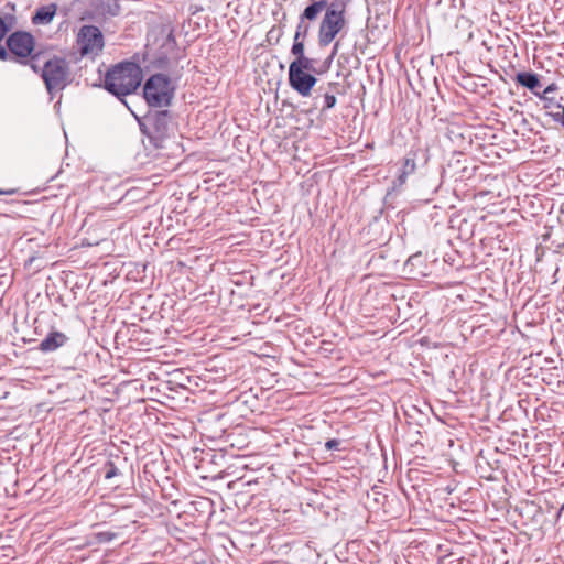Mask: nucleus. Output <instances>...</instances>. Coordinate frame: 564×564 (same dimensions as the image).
<instances>
[{
	"label": "nucleus",
	"mask_w": 564,
	"mask_h": 564,
	"mask_svg": "<svg viewBox=\"0 0 564 564\" xmlns=\"http://www.w3.org/2000/svg\"><path fill=\"white\" fill-rule=\"evenodd\" d=\"M142 80V70L133 62H121L105 75V89L124 102L123 97L134 93Z\"/></svg>",
	"instance_id": "1"
},
{
	"label": "nucleus",
	"mask_w": 564,
	"mask_h": 564,
	"mask_svg": "<svg viewBox=\"0 0 564 564\" xmlns=\"http://www.w3.org/2000/svg\"><path fill=\"white\" fill-rule=\"evenodd\" d=\"M139 126L141 132L155 149L163 148L164 142L174 134L176 128L174 117L169 110L148 112V115L139 121Z\"/></svg>",
	"instance_id": "2"
},
{
	"label": "nucleus",
	"mask_w": 564,
	"mask_h": 564,
	"mask_svg": "<svg viewBox=\"0 0 564 564\" xmlns=\"http://www.w3.org/2000/svg\"><path fill=\"white\" fill-rule=\"evenodd\" d=\"M347 0H335L329 3L318 29V45L326 47L345 28V8Z\"/></svg>",
	"instance_id": "3"
},
{
	"label": "nucleus",
	"mask_w": 564,
	"mask_h": 564,
	"mask_svg": "<svg viewBox=\"0 0 564 564\" xmlns=\"http://www.w3.org/2000/svg\"><path fill=\"white\" fill-rule=\"evenodd\" d=\"M7 47L17 59L22 64H30L31 68L37 73L40 66L37 61L40 54H33L35 48V40L33 35L24 31H15L7 39Z\"/></svg>",
	"instance_id": "4"
},
{
	"label": "nucleus",
	"mask_w": 564,
	"mask_h": 564,
	"mask_svg": "<svg viewBox=\"0 0 564 564\" xmlns=\"http://www.w3.org/2000/svg\"><path fill=\"white\" fill-rule=\"evenodd\" d=\"M143 96L151 107H166L173 99L174 86L167 75L154 74L147 79L143 86Z\"/></svg>",
	"instance_id": "5"
},
{
	"label": "nucleus",
	"mask_w": 564,
	"mask_h": 564,
	"mask_svg": "<svg viewBox=\"0 0 564 564\" xmlns=\"http://www.w3.org/2000/svg\"><path fill=\"white\" fill-rule=\"evenodd\" d=\"M40 70L50 94L63 90L69 84V67L64 58L48 59Z\"/></svg>",
	"instance_id": "6"
},
{
	"label": "nucleus",
	"mask_w": 564,
	"mask_h": 564,
	"mask_svg": "<svg viewBox=\"0 0 564 564\" xmlns=\"http://www.w3.org/2000/svg\"><path fill=\"white\" fill-rule=\"evenodd\" d=\"M77 43L83 56H96L102 51L104 35L97 26L84 25L79 30Z\"/></svg>",
	"instance_id": "7"
},
{
	"label": "nucleus",
	"mask_w": 564,
	"mask_h": 564,
	"mask_svg": "<svg viewBox=\"0 0 564 564\" xmlns=\"http://www.w3.org/2000/svg\"><path fill=\"white\" fill-rule=\"evenodd\" d=\"M316 83L314 74L300 70L297 66H289V85L302 97H308Z\"/></svg>",
	"instance_id": "8"
},
{
	"label": "nucleus",
	"mask_w": 564,
	"mask_h": 564,
	"mask_svg": "<svg viewBox=\"0 0 564 564\" xmlns=\"http://www.w3.org/2000/svg\"><path fill=\"white\" fill-rule=\"evenodd\" d=\"M416 171V153L410 152L402 161L399 174L392 182V192H398L406 183L408 176L414 174Z\"/></svg>",
	"instance_id": "9"
},
{
	"label": "nucleus",
	"mask_w": 564,
	"mask_h": 564,
	"mask_svg": "<svg viewBox=\"0 0 564 564\" xmlns=\"http://www.w3.org/2000/svg\"><path fill=\"white\" fill-rule=\"evenodd\" d=\"M67 341L68 337L64 333L52 330L40 343L39 350L45 354L53 352L63 347Z\"/></svg>",
	"instance_id": "10"
},
{
	"label": "nucleus",
	"mask_w": 564,
	"mask_h": 564,
	"mask_svg": "<svg viewBox=\"0 0 564 564\" xmlns=\"http://www.w3.org/2000/svg\"><path fill=\"white\" fill-rule=\"evenodd\" d=\"M290 66H297L300 70L307 72L311 74L321 75L328 69V66L324 64L323 67H316L315 61L313 58L307 57L306 55L302 56L299 59H294Z\"/></svg>",
	"instance_id": "11"
},
{
	"label": "nucleus",
	"mask_w": 564,
	"mask_h": 564,
	"mask_svg": "<svg viewBox=\"0 0 564 564\" xmlns=\"http://www.w3.org/2000/svg\"><path fill=\"white\" fill-rule=\"evenodd\" d=\"M516 80L521 86L530 89L535 95H539V93L536 91V88L540 87L541 84H540V80H539V77L536 74L531 73V72H521V73L517 74Z\"/></svg>",
	"instance_id": "12"
},
{
	"label": "nucleus",
	"mask_w": 564,
	"mask_h": 564,
	"mask_svg": "<svg viewBox=\"0 0 564 564\" xmlns=\"http://www.w3.org/2000/svg\"><path fill=\"white\" fill-rule=\"evenodd\" d=\"M56 13V6L48 4L39 8L32 18L34 24H47L50 23Z\"/></svg>",
	"instance_id": "13"
},
{
	"label": "nucleus",
	"mask_w": 564,
	"mask_h": 564,
	"mask_svg": "<svg viewBox=\"0 0 564 564\" xmlns=\"http://www.w3.org/2000/svg\"><path fill=\"white\" fill-rule=\"evenodd\" d=\"M96 9L105 17H117L121 11L118 0H97Z\"/></svg>",
	"instance_id": "14"
},
{
	"label": "nucleus",
	"mask_w": 564,
	"mask_h": 564,
	"mask_svg": "<svg viewBox=\"0 0 564 564\" xmlns=\"http://www.w3.org/2000/svg\"><path fill=\"white\" fill-rule=\"evenodd\" d=\"M329 4L326 0L314 1L312 4L307 6L302 12L301 20L314 21L318 17V14L327 9Z\"/></svg>",
	"instance_id": "15"
},
{
	"label": "nucleus",
	"mask_w": 564,
	"mask_h": 564,
	"mask_svg": "<svg viewBox=\"0 0 564 564\" xmlns=\"http://www.w3.org/2000/svg\"><path fill=\"white\" fill-rule=\"evenodd\" d=\"M336 102H337V98L334 94L325 93L323 96V105L321 107V111L325 112V111L334 108Z\"/></svg>",
	"instance_id": "16"
},
{
	"label": "nucleus",
	"mask_w": 564,
	"mask_h": 564,
	"mask_svg": "<svg viewBox=\"0 0 564 564\" xmlns=\"http://www.w3.org/2000/svg\"><path fill=\"white\" fill-rule=\"evenodd\" d=\"M104 470H105V478L106 479H111V478H113V477L119 475V469L117 468L115 463L111 462V460H109V462H107L105 464Z\"/></svg>",
	"instance_id": "17"
},
{
	"label": "nucleus",
	"mask_w": 564,
	"mask_h": 564,
	"mask_svg": "<svg viewBox=\"0 0 564 564\" xmlns=\"http://www.w3.org/2000/svg\"><path fill=\"white\" fill-rule=\"evenodd\" d=\"M291 54L295 56V59H299L302 56H304L305 55L304 42L293 43V45L291 47Z\"/></svg>",
	"instance_id": "18"
},
{
	"label": "nucleus",
	"mask_w": 564,
	"mask_h": 564,
	"mask_svg": "<svg viewBox=\"0 0 564 564\" xmlns=\"http://www.w3.org/2000/svg\"><path fill=\"white\" fill-rule=\"evenodd\" d=\"M8 19L10 20L9 22H7L4 19L0 17V42L12 28L13 19L11 17H9Z\"/></svg>",
	"instance_id": "19"
},
{
	"label": "nucleus",
	"mask_w": 564,
	"mask_h": 564,
	"mask_svg": "<svg viewBox=\"0 0 564 564\" xmlns=\"http://www.w3.org/2000/svg\"><path fill=\"white\" fill-rule=\"evenodd\" d=\"M297 36H302V39H305L310 32V25L305 23V20H301L296 26Z\"/></svg>",
	"instance_id": "20"
},
{
	"label": "nucleus",
	"mask_w": 564,
	"mask_h": 564,
	"mask_svg": "<svg viewBox=\"0 0 564 564\" xmlns=\"http://www.w3.org/2000/svg\"><path fill=\"white\" fill-rule=\"evenodd\" d=\"M282 36V29L279 28V26H273L269 32H268V40L271 41L272 39L275 40V43H278L280 41V37Z\"/></svg>",
	"instance_id": "21"
},
{
	"label": "nucleus",
	"mask_w": 564,
	"mask_h": 564,
	"mask_svg": "<svg viewBox=\"0 0 564 564\" xmlns=\"http://www.w3.org/2000/svg\"><path fill=\"white\" fill-rule=\"evenodd\" d=\"M339 445H340V441L339 440H336V438H332V440H328L326 443H325V447L328 449V451H336L339 448Z\"/></svg>",
	"instance_id": "22"
},
{
	"label": "nucleus",
	"mask_w": 564,
	"mask_h": 564,
	"mask_svg": "<svg viewBox=\"0 0 564 564\" xmlns=\"http://www.w3.org/2000/svg\"><path fill=\"white\" fill-rule=\"evenodd\" d=\"M338 48H339V42L337 41L334 46H333V51H332V54L329 55V57L327 58V61L325 62V64L329 67L333 58L335 57V55L337 54L338 52Z\"/></svg>",
	"instance_id": "23"
},
{
	"label": "nucleus",
	"mask_w": 564,
	"mask_h": 564,
	"mask_svg": "<svg viewBox=\"0 0 564 564\" xmlns=\"http://www.w3.org/2000/svg\"><path fill=\"white\" fill-rule=\"evenodd\" d=\"M113 538H115V533H111V532L99 533V540L101 542H110Z\"/></svg>",
	"instance_id": "24"
},
{
	"label": "nucleus",
	"mask_w": 564,
	"mask_h": 564,
	"mask_svg": "<svg viewBox=\"0 0 564 564\" xmlns=\"http://www.w3.org/2000/svg\"><path fill=\"white\" fill-rule=\"evenodd\" d=\"M12 57L9 55L7 48L2 45H0V59L1 61H7V59H11Z\"/></svg>",
	"instance_id": "25"
},
{
	"label": "nucleus",
	"mask_w": 564,
	"mask_h": 564,
	"mask_svg": "<svg viewBox=\"0 0 564 564\" xmlns=\"http://www.w3.org/2000/svg\"><path fill=\"white\" fill-rule=\"evenodd\" d=\"M556 90V86L554 84H551L549 85L544 90H543V97H545L547 94H551V91H554Z\"/></svg>",
	"instance_id": "26"
},
{
	"label": "nucleus",
	"mask_w": 564,
	"mask_h": 564,
	"mask_svg": "<svg viewBox=\"0 0 564 564\" xmlns=\"http://www.w3.org/2000/svg\"><path fill=\"white\" fill-rule=\"evenodd\" d=\"M296 42H304V39H302V36H297V33L295 32L293 43H296Z\"/></svg>",
	"instance_id": "27"
},
{
	"label": "nucleus",
	"mask_w": 564,
	"mask_h": 564,
	"mask_svg": "<svg viewBox=\"0 0 564 564\" xmlns=\"http://www.w3.org/2000/svg\"><path fill=\"white\" fill-rule=\"evenodd\" d=\"M13 193H14L13 189H9V191L0 189V195H11Z\"/></svg>",
	"instance_id": "28"
},
{
	"label": "nucleus",
	"mask_w": 564,
	"mask_h": 564,
	"mask_svg": "<svg viewBox=\"0 0 564 564\" xmlns=\"http://www.w3.org/2000/svg\"><path fill=\"white\" fill-rule=\"evenodd\" d=\"M563 508H564V503H563Z\"/></svg>",
	"instance_id": "29"
}]
</instances>
